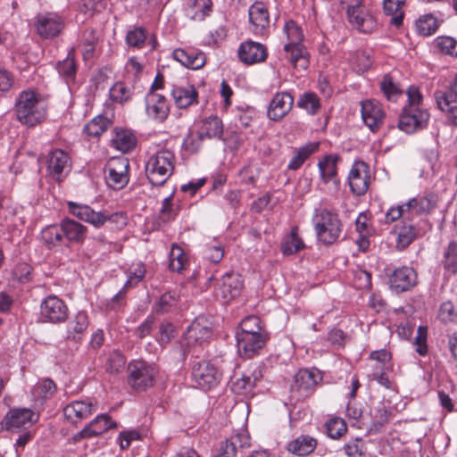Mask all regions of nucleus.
<instances>
[{
  "instance_id": "obj_1",
  "label": "nucleus",
  "mask_w": 457,
  "mask_h": 457,
  "mask_svg": "<svg viewBox=\"0 0 457 457\" xmlns=\"http://www.w3.org/2000/svg\"><path fill=\"white\" fill-rule=\"evenodd\" d=\"M14 111L17 120L27 127H34L46 118L47 104L34 90L22 91L16 99Z\"/></svg>"
},
{
  "instance_id": "obj_2",
  "label": "nucleus",
  "mask_w": 457,
  "mask_h": 457,
  "mask_svg": "<svg viewBox=\"0 0 457 457\" xmlns=\"http://www.w3.org/2000/svg\"><path fill=\"white\" fill-rule=\"evenodd\" d=\"M312 223L318 243L331 245L337 243L343 232V222L337 212L328 208L315 209Z\"/></svg>"
},
{
  "instance_id": "obj_3",
  "label": "nucleus",
  "mask_w": 457,
  "mask_h": 457,
  "mask_svg": "<svg viewBox=\"0 0 457 457\" xmlns=\"http://www.w3.org/2000/svg\"><path fill=\"white\" fill-rule=\"evenodd\" d=\"M175 155L168 149L158 150L149 155L145 162V174L154 186H162L172 175Z\"/></svg>"
},
{
  "instance_id": "obj_4",
  "label": "nucleus",
  "mask_w": 457,
  "mask_h": 457,
  "mask_svg": "<svg viewBox=\"0 0 457 457\" xmlns=\"http://www.w3.org/2000/svg\"><path fill=\"white\" fill-rule=\"evenodd\" d=\"M128 382L137 391H144L154 386L156 370L144 361H134L129 364Z\"/></svg>"
},
{
  "instance_id": "obj_5",
  "label": "nucleus",
  "mask_w": 457,
  "mask_h": 457,
  "mask_svg": "<svg viewBox=\"0 0 457 457\" xmlns=\"http://www.w3.org/2000/svg\"><path fill=\"white\" fill-rule=\"evenodd\" d=\"M337 154H328L319 161L320 178L323 184L328 185V193L336 196L340 191V179L337 176Z\"/></svg>"
},
{
  "instance_id": "obj_6",
  "label": "nucleus",
  "mask_w": 457,
  "mask_h": 457,
  "mask_svg": "<svg viewBox=\"0 0 457 457\" xmlns=\"http://www.w3.org/2000/svg\"><path fill=\"white\" fill-rule=\"evenodd\" d=\"M431 228L427 220H420L419 223H413L411 220H402L395 228L397 230L396 247L403 250L410 245L417 237H421Z\"/></svg>"
},
{
  "instance_id": "obj_7",
  "label": "nucleus",
  "mask_w": 457,
  "mask_h": 457,
  "mask_svg": "<svg viewBox=\"0 0 457 457\" xmlns=\"http://www.w3.org/2000/svg\"><path fill=\"white\" fill-rule=\"evenodd\" d=\"M71 169L69 154L61 149L51 151L46 158V174L56 182L62 181Z\"/></svg>"
},
{
  "instance_id": "obj_8",
  "label": "nucleus",
  "mask_w": 457,
  "mask_h": 457,
  "mask_svg": "<svg viewBox=\"0 0 457 457\" xmlns=\"http://www.w3.org/2000/svg\"><path fill=\"white\" fill-rule=\"evenodd\" d=\"M129 160L125 157L110 160L107 163L105 175L107 185L115 190L123 188L129 180Z\"/></svg>"
},
{
  "instance_id": "obj_9",
  "label": "nucleus",
  "mask_w": 457,
  "mask_h": 457,
  "mask_svg": "<svg viewBox=\"0 0 457 457\" xmlns=\"http://www.w3.org/2000/svg\"><path fill=\"white\" fill-rule=\"evenodd\" d=\"M192 377L198 387L207 390L219 383L221 374L209 361L202 360L193 363Z\"/></svg>"
},
{
  "instance_id": "obj_10",
  "label": "nucleus",
  "mask_w": 457,
  "mask_h": 457,
  "mask_svg": "<svg viewBox=\"0 0 457 457\" xmlns=\"http://www.w3.org/2000/svg\"><path fill=\"white\" fill-rule=\"evenodd\" d=\"M40 315L45 322L61 323L68 317V307L63 300L50 295L41 302Z\"/></svg>"
},
{
  "instance_id": "obj_11",
  "label": "nucleus",
  "mask_w": 457,
  "mask_h": 457,
  "mask_svg": "<svg viewBox=\"0 0 457 457\" xmlns=\"http://www.w3.org/2000/svg\"><path fill=\"white\" fill-rule=\"evenodd\" d=\"M242 287L243 282L238 274L227 272L219 280L214 295L223 303H228L239 295Z\"/></svg>"
},
{
  "instance_id": "obj_12",
  "label": "nucleus",
  "mask_w": 457,
  "mask_h": 457,
  "mask_svg": "<svg viewBox=\"0 0 457 457\" xmlns=\"http://www.w3.org/2000/svg\"><path fill=\"white\" fill-rule=\"evenodd\" d=\"M212 323L204 317L199 316L191 323L185 333L186 345L188 347L202 345L212 337Z\"/></svg>"
},
{
  "instance_id": "obj_13",
  "label": "nucleus",
  "mask_w": 457,
  "mask_h": 457,
  "mask_svg": "<svg viewBox=\"0 0 457 457\" xmlns=\"http://www.w3.org/2000/svg\"><path fill=\"white\" fill-rule=\"evenodd\" d=\"M370 167L362 161L355 162L348 174V184L355 195H364L370 187Z\"/></svg>"
},
{
  "instance_id": "obj_14",
  "label": "nucleus",
  "mask_w": 457,
  "mask_h": 457,
  "mask_svg": "<svg viewBox=\"0 0 457 457\" xmlns=\"http://www.w3.org/2000/svg\"><path fill=\"white\" fill-rule=\"evenodd\" d=\"M145 113L156 122H163L170 113V104L167 98L154 91H149L145 97Z\"/></svg>"
},
{
  "instance_id": "obj_15",
  "label": "nucleus",
  "mask_w": 457,
  "mask_h": 457,
  "mask_svg": "<svg viewBox=\"0 0 457 457\" xmlns=\"http://www.w3.org/2000/svg\"><path fill=\"white\" fill-rule=\"evenodd\" d=\"M35 26L41 37L53 38L63 29L64 19L56 12L38 14Z\"/></svg>"
},
{
  "instance_id": "obj_16",
  "label": "nucleus",
  "mask_w": 457,
  "mask_h": 457,
  "mask_svg": "<svg viewBox=\"0 0 457 457\" xmlns=\"http://www.w3.org/2000/svg\"><path fill=\"white\" fill-rule=\"evenodd\" d=\"M429 119L427 110L421 108H403L399 118L398 127L406 133H412L426 126Z\"/></svg>"
},
{
  "instance_id": "obj_17",
  "label": "nucleus",
  "mask_w": 457,
  "mask_h": 457,
  "mask_svg": "<svg viewBox=\"0 0 457 457\" xmlns=\"http://www.w3.org/2000/svg\"><path fill=\"white\" fill-rule=\"evenodd\" d=\"M238 354L244 358H252L263 348L268 333H257L253 335H236Z\"/></svg>"
},
{
  "instance_id": "obj_18",
  "label": "nucleus",
  "mask_w": 457,
  "mask_h": 457,
  "mask_svg": "<svg viewBox=\"0 0 457 457\" xmlns=\"http://www.w3.org/2000/svg\"><path fill=\"white\" fill-rule=\"evenodd\" d=\"M417 284V273L409 266L395 269L389 275L390 288L396 293L410 290Z\"/></svg>"
},
{
  "instance_id": "obj_19",
  "label": "nucleus",
  "mask_w": 457,
  "mask_h": 457,
  "mask_svg": "<svg viewBox=\"0 0 457 457\" xmlns=\"http://www.w3.org/2000/svg\"><path fill=\"white\" fill-rule=\"evenodd\" d=\"M68 209L71 214L96 228H102L106 223L105 211L96 212L89 205L74 202L68 203Z\"/></svg>"
},
{
  "instance_id": "obj_20",
  "label": "nucleus",
  "mask_w": 457,
  "mask_h": 457,
  "mask_svg": "<svg viewBox=\"0 0 457 457\" xmlns=\"http://www.w3.org/2000/svg\"><path fill=\"white\" fill-rule=\"evenodd\" d=\"M294 96L287 91L277 93L271 99L267 115L270 120L278 121L283 119L294 106Z\"/></svg>"
},
{
  "instance_id": "obj_21",
  "label": "nucleus",
  "mask_w": 457,
  "mask_h": 457,
  "mask_svg": "<svg viewBox=\"0 0 457 457\" xmlns=\"http://www.w3.org/2000/svg\"><path fill=\"white\" fill-rule=\"evenodd\" d=\"M96 411V405L88 400H76L66 404L63 409V416L67 421L72 424L87 419Z\"/></svg>"
},
{
  "instance_id": "obj_22",
  "label": "nucleus",
  "mask_w": 457,
  "mask_h": 457,
  "mask_svg": "<svg viewBox=\"0 0 457 457\" xmlns=\"http://www.w3.org/2000/svg\"><path fill=\"white\" fill-rule=\"evenodd\" d=\"M361 118L371 131H377L384 123L386 113L379 102L366 100L361 102Z\"/></svg>"
},
{
  "instance_id": "obj_23",
  "label": "nucleus",
  "mask_w": 457,
  "mask_h": 457,
  "mask_svg": "<svg viewBox=\"0 0 457 457\" xmlns=\"http://www.w3.org/2000/svg\"><path fill=\"white\" fill-rule=\"evenodd\" d=\"M250 29L255 35H264L270 27L268 8L262 2L253 4L248 10Z\"/></svg>"
},
{
  "instance_id": "obj_24",
  "label": "nucleus",
  "mask_w": 457,
  "mask_h": 457,
  "mask_svg": "<svg viewBox=\"0 0 457 457\" xmlns=\"http://www.w3.org/2000/svg\"><path fill=\"white\" fill-rule=\"evenodd\" d=\"M37 419V415L30 409H13L7 412L2 424L6 430L15 431L30 426Z\"/></svg>"
},
{
  "instance_id": "obj_25",
  "label": "nucleus",
  "mask_w": 457,
  "mask_h": 457,
  "mask_svg": "<svg viewBox=\"0 0 457 457\" xmlns=\"http://www.w3.org/2000/svg\"><path fill=\"white\" fill-rule=\"evenodd\" d=\"M237 54L239 60L248 65L262 62L267 58L266 47L252 40L241 43Z\"/></svg>"
},
{
  "instance_id": "obj_26",
  "label": "nucleus",
  "mask_w": 457,
  "mask_h": 457,
  "mask_svg": "<svg viewBox=\"0 0 457 457\" xmlns=\"http://www.w3.org/2000/svg\"><path fill=\"white\" fill-rule=\"evenodd\" d=\"M321 379L317 370H300L295 376L294 388L300 392V398L306 397Z\"/></svg>"
},
{
  "instance_id": "obj_27",
  "label": "nucleus",
  "mask_w": 457,
  "mask_h": 457,
  "mask_svg": "<svg viewBox=\"0 0 457 457\" xmlns=\"http://www.w3.org/2000/svg\"><path fill=\"white\" fill-rule=\"evenodd\" d=\"M438 198L434 193H426L422 195H418L409 199L406 203L407 211L410 215L415 214H429L433 212L437 205Z\"/></svg>"
},
{
  "instance_id": "obj_28",
  "label": "nucleus",
  "mask_w": 457,
  "mask_h": 457,
  "mask_svg": "<svg viewBox=\"0 0 457 457\" xmlns=\"http://www.w3.org/2000/svg\"><path fill=\"white\" fill-rule=\"evenodd\" d=\"M174 60L180 62L183 66L197 70L205 63V55L203 52L195 48H178L172 53Z\"/></svg>"
},
{
  "instance_id": "obj_29",
  "label": "nucleus",
  "mask_w": 457,
  "mask_h": 457,
  "mask_svg": "<svg viewBox=\"0 0 457 457\" xmlns=\"http://www.w3.org/2000/svg\"><path fill=\"white\" fill-rule=\"evenodd\" d=\"M347 16L349 22L361 32L368 33L375 26L373 17L365 10L363 4L347 6Z\"/></svg>"
},
{
  "instance_id": "obj_30",
  "label": "nucleus",
  "mask_w": 457,
  "mask_h": 457,
  "mask_svg": "<svg viewBox=\"0 0 457 457\" xmlns=\"http://www.w3.org/2000/svg\"><path fill=\"white\" fill-rule=\"evenodd\" d=\"M63 237L71 244H82L87 235V228L80 222L65 218L61 221Z\"/></svg>"
},
{
  "instance_id": "obj_31",
  "label": "nucleus",
  "mask_w": 457,
  "mask_h": 457,
  "mask_svg": "<svg viewBox=\"0 0 457 457\" xmlns=\"http://www.w3.org/2000/svg\"><path fill=\"white\" fill-rule=\"evenodd\" d=\"M171 96L179 108H187L197 103L198 93L193 85L176 86L171 91Z\"/></svg>"
},
{
  "instance_id": "obj_32",
  "label": "nucleus",
  "mask_w": 457,
  "mask_h": 457,
  "mask_svg": "<svg viewBox=\"0 0 457 457\" xmlns=\"http://www.w3.org/2000/svg\"><path fill=\"white\" fill-rule=\"evenodd\" d=\"M213 11L212 0H190L186 7V15L195 21H203L209 17Z\"/></svg>"
},
{
  "instance_id": "obj_33",
  "label": "nucleus",
  "mask_w": 457,
  "mask_h": 457,
  "mask_svg": "<svg viewBox=\"0 0 457 457\" xmlns=\"http://www.w3.org/2000/svg\"><path fill=\"white\" fill-rule=\"evenodd\" d=\"M137 144L134 134L125 129L116 128L112 131L111 145L121 153H129Z\"/></svg>"
},
{
  "instance_id": "obj_34",
  "label": "nucleus",
  "mask_w": 457,
  "mask_h": 457,
  "mask_svg": "<svg viewBox=\"0 0 457 457\" xmlns=\"http://www.w3.org/2000/svg\"><path fill=\"white\" fill-rule=\"evenodd\" d=\"M286 58L296 69L305 70L309 65V54L303 44L284 46Z\"/></svg>"
},
{
  "instance_id": "obj_35",
  "label": "nucleus",
  "mask_w": 457,
  "mask_h": 457,
  "mask_svg": "<svg viewBox=\"0 0 457 457\" xmlns=\"http://www.w3.org/2000/svg\"><path fill=\"white\" fill-rule=\"evenodd\" d=\"M222 135L223 123L220 118L217 115H211L203 120L199 131V137L201 139L204 137L221 139Z\"/></svg>"
},
{
  "instance_id": "obj_36",
  "label": "nucleus",
  "mask_w": 457,
  "mask_h": 457,
  "mask_svg": "<svg viewBox=\"0 0 457 457\" xmlns=\"http://www.w3.org/2000/svg\"><path fill=\"white\" fill-rule=\"evenodd\" d=\"M317 446V440L308 435H303L292 440L287 445L289 453L298 455L305 456L312 453Z\"/></svg>"
},
{
  "instance_id": "obj_37",
  "label": "nucleus",
  "mask_w": 457,
  "mask_h": 457,
  "mask_svg": "<svg viewBox=\"0 0 457 457\" xmlns=\"http://www.w3.org/2000/svg\"><path fill=\"white\" fill-rule=\"evenodd\" d=\"M145 275V268L142 262L132 264L128 270V279L124 284L123 288L112 297V301H119L120 299L123 298L125 291L128 288L137 285L143 279Z\"/></svg>"
},
{
  "instance_id": "obj_38",
  "label": "nucleus",
  "mask_w": 457,
  "mask_h": 457,
  "mask_svg": "<svg viewBox=\"0 0 457 457\" xmlns=\"http://www.w3.org/2000/svg\"><path fill=\"white\" fill-rule=\"evenodd\" d=\"M88 327V317L85 312H79L68 325V338L79 341Z\"/></svg>"
},
{
  "instance_id": "obj_39",
  "label": "nucleus",
  "mask_w": 457,
  "mask_h": 457,
  "mask_svg": "<svg viewBox=\"0 0 457 457\" xmlns=\"http://www.w3.org/2000/svg\"><path fill=\"white\" fill-rule=\"evenodd\" d=\"M73 49H71L68 53L67 57L59 62L56 65L59 75L65 80L69 85L71 82H74L77 73V64L74 59Z\"/></svg>"
},
{
  "instance_id": "obj_40",
  "label": "nucleus",
  "mask_w": 457,
  "mask_h": 457,
  "mask_svg": "<svg viewBox=\"0 0 457 457\" xmlns=\"http://www.w3.org/2000/svg\"><path fill=\"white\" fill-rule=\"evenodd\" d=\"M116 427V423L111 420L107 414L97 415L93 420H91L86 428L91 438L98 436L108 429Z\"/></svg>"
},
{
  "instance_id": "obj_41",
  "label": "nucleus",
  "mask_w": 457,
  "mask_h": 457,
  "mask_svg": "<svg viewBox=\"0 0 457 457\" xmlns=\"http://www.w3.org/2000/svg\"><path fill=\"white\" fill-rule=\"evenodd\" d=\"M318 148L319 143H309L297 148L295 155L287 164V169L291 170H298Z\"/></svg>"
},
{
  "instance_id": "obj_42",
  "label": "nucleus",
  "mask_w": 457,
  "mask_h": 457,
  "mask_svg": "<svg viewBox=\"0 0 457 457\" xmlns=\"http://www.w3.org/2000/svg\"><path fill=\"white\" fill-rule=\"evenodd\" d=\"M404 3L405 0H384L383 2L385 14L391 17L390 22L396 27L403 23Z\"/></svg>"
},
{
  "instance_id": "obj_43",
  "label": "nucleus",
  "mask_w": 457,
  "mask_h": 457,
  "mask_svg": "<svg viewBox=\"0 0 457 457\" xmlns=\"http://www.w3.org/2000/svg\"><path fill=\"white\" fill-rule=\"evenodd\" d=\"M56 391V386L52 379L45 378L39 380L31 390L33 399L42 403L52 397Z\"/></svg>"
},
{
  "instance_id": "obj_44",
  "label": "nucleus",
  "mask_w": 457,
  "mask_h": 457,
  "mask_svg": "<svg viewBox=\"0 0 457 457\" xmlns=\"http://www.w3.org/2000/svg\"><path fill=\"white\" fill-rule=\"evenodd\" d=\"M297 107L304 110L309 115H316L320 108V99L313 92H304L299 96L296 103Z\"/></svg>"
},
{
  "instance_id": "obj_45",
  "label": "nucleus",
  "mask_w": 457,
  "mask_h": 457,
  "mask_svg": "<svg viewBox=\"0 0 457 457\" xmlns=\"http://www.w3.org/2000/svg\"><path fill=\"white\" fill-rule=\"evenodd\" d=\"M188 265V258L178 245H172L169 254V267L172 271L181 272Z\"/></svg>"
},
{
  "instance_id": "obj_46",
  "label": "nucleus",
  "mask_w": 457,
  "mask_h": 457,
  "mask_svg": "<svg viewBox=\"0 0 457 457\" xmlns=\"http://www.w3.org/2000/svg\"><path fill=\"white\" fill-rule=\"evenodd\" d=\"M305 247V245L302 238L298 236V228L294 227L291 229V232L289 235H287L281 245L282 253L285 255H290L296 253L300 250L303 249Z\"/></svg>"
},
{
  "instance_id": "obj_47",
  "label": "nucleus",
  "mask_w": 457,
  "mask_h": 457,
  "mask_svg": "<svg viewBox=\"0 0 457 457\" xmlns=\"http://www.w3.org/2000/svg\"><path fill=\"white\" fill-rule=\"evenodd\" d=\"M266 332L261 319L258 316L250 315L242 320L236 335H253Z\"/></svg>"
},
{
  "instance_id": "obj_48",
  "label": "nucleus",
  "mask_w": 457,
  "mask_h": 457,
  "mask_svg": "<svg viewBox=\"0 0 457 457\" xmlns=\"http://www.w3.org/2000/svg\"><path fill=\"white\" fill-rule=\"evenodd\" d=\"M109 96L113 103L124 104L131 100L133 90L130 87L119 81L110 88Z\"/></svg>"
},
{
  "instance_id": "obj_49",
  "label": "nucleus",
  "mask_w": 457,
  "mask_h": 457,
  "mask_svg": "<svg viewBox=\"0 0 457 457\" xmlns=\"http://www.w3.org/2000/svg\"><path fill=\"white\" fill-rule=\"evenodd\" d=\"M41 237L48 248L58 245L63 238L61 224L59 226L50 225L46 227L41 232Z\"/></svg>"
},
{
  "instance_id": "obj_50",
  "label": "nucleus",
  "mask_w": 457,
  "mask_h": 457,
  "mask_svg": "<svg viewBox=\"0 0 457 457\" xmlns=\"http://www.w3.org/2000/svg\"><path fill=\"white\" fill-rule=\"evenodd\" d=\"M110 124L111 121L108 118L99 115L84 127V132L89 137H98L107 130Z\"/></svg>"
},
{
  "instance_id": "obj_51",
  "label": "nucleus",
  "mask_w": 457,
  "mask_h": 457,
  "mask_svg": "<svg viewBox=\"0 0 457 457\" xmlns=\"http://www.w3.org/2000/svg\"><path fill=\"white\" fill-rule=\"evenodd\" d=\"M284 33L287 36L288 42L285 46H295L296 44H303L304 35L302 27L295 21H287L283 28Z\"/></svg>"
},
{
  "instance_id": "obj_52",
  "label": "nucleus",
  "mask_w": 457,
  "mask_h": 457,
  "mask_svg": "<svg viewBox=\"0 0 457 457\" xmlns=\"http://www.w3.org/2000/svg\"><path fill=\"white\" fill-rule=\"evenodd\" d=\"M415 25L418 33L427 37L434 34L437 30L439 22L432 14H425L416 21Z\"/></svg>"
},
{
  "instance_id": "obj_53",
  "label": "nucleus",
  "mask_w": 457,
  "mask_h": 457,
  "mask_svg": "<svg viewBox=\"0 0 457 457\" xmlns=\"http://www.w3.org/2000/svg\"><path fill=\"white\" fill-rule=\"evenodd\" d=\"M442 264L450 273H457V242L451 241L444 251Z\"/></svg>"
},
{
  "instance_id": "obj_54",
  "label": "nucleus",
  "mask_w": 457,
  "mask_h": 457,
  "mask_svg": "<svg viewBox=\"0 0 457 457\" xmlns=\"http://www.w3.org/2000/svg\"><path fill=\"white\" fill-rule=\"evenodd\" d=\"M147 39V31L143 27H134L128 30L126 34V44L134 48L141 49L144 47Z\"/></svg>"
},
{
  "instance_id": "obj_55",
  "label": "nucleus",
  "mask_w": 457,
  "mask_h": 457,
  "mask_svg": "<svg viewBox=\"0 0 457 457\" xmlns=\"http://www.w3.org/2000/svg\"><path fill=\"white\" fill-rule=\"evenodd\" d=\"M411 217L409 211H407L405 204L391 206L385 214V222L391 224L397 221L401 218L403 220H409Z\"/></svg>"
},
{
  "instance_id": "obj_56",
  "label": "nucleus",
  "mask_w": 457,
  "mask_h": 457,
  "mask_svg": "<svg viewBox=\"0 0 457 457\" xmlns=\"http://www.w3.org/2000/svg\"><path fill=\"white\" fill-rule=\"evenodd\" d=\"M254 386V380L248 375H244L232 382L231 390L239 395H246L251 393Z\"/></svg>"
},
{
  "instance_id": "obj_57",
  "label": "nucleus",
  "mask_w": 457,
  "mask_h": 457,
  "mask_svg": "<svg viewBox=\"0 0 457 457\" xmlns=\"http://www.w3.org/2000/svg\"><path fill=\"white\" fill-rule=\"evenodd\" d=\"M178 303V295L176 292H167L162 295L156 305L158 313H166L170 312Z\"/></svg>"
},
{
  "instance_id": "obj_58",
  "label": "nucleus",
  "mask_w": 457,
  "mask_h": 457,
  "mask_svg": "<svg viewBox=\"0 0 457 457\" xmlns=\"http://www.w3.org/2000/svg\"><path fill=\"white\" fill-rule=\"evenodd\" d=\"M438 108L446 113L447 120L451 124L457 126V101L436 99Z\"/></svg>"
},
{
  "instance_id": "obj_59",
  "label": "nucleus",
  "mask_w": 457,
  "mask_h": 457,
  "mask_svg": "<svg viewBox=\"0 0 457 457\" xmlns=\"http://www.w3.org/2000/svg\"><path fill=\"white\" fill-rule=\"evenodd\" d=\"M326 428L328 436L333 439L341 437L346 432V424L340 418L330 419L327 422Z\"/></svg>"
},
{
  "instance_id": "obj_60",
  "label": "nucleus",
  "mask_w": 457,
  "mask_h": 457,
  "mask_svg": "<svg viewBox=\"0 0 457 457\" xmlns=\"http://www.w3.org/2000/svg\"><path fill=\"white\" fill-rule=\"evenodd\" d=\"M380 88L389 101H396L402 96V91L393 82L389 76H385L380 83Z\"/></svg>"
},
{
  "instance_id": "obj_61",
  "label": "nucleus",
  "mask_w": 457,
  "mask_h": 457,
  "mask_svg": "<svg viewBox=\"0 0 457 457\" xmlns=\"http://www.w3.org/2000/svg\"><path fill=\"white\" fill-rule=\"evenodd\" d=\"M427 339L428 328L426 326H419L413 345H415V351L420 356H425L428 353Z\"/></svg>"
},
{
  "instance_id": "obj_62",
  "label": "nucleus",
  "mask_w": 457,
  "mask_h": 457,
  "mask_svg": "<svg viewBox=\"0 0 457 457\" xmlns=\"http://www.w3.org/2000/svg\"><path fill=\"white\" fill-rule=\"evenodd\" d=\"M105 0H80L79 9L86 14L93 15L96 12H101L106 8Z\"/></svg>"
},
{
  "instance_id": "obj_63",
  "label": "nucleus",
  "mask_w": 457,
  "mask_h": 457,
  "mask_svg": "<svg viewBox=\"0 0 457 457\" xmlns=\"http://www.w3.org/2000/svg\"><path fill=\"white\" fill-rule=\"evenodd\" d=\"M440 51L451 56H457V41L451 37H438L436 39Z\"/></svg>"
},
{
  "instance_id": "obj_64",
  "label": "nucleus",
  "mask_w": 457,
  "mask_h": 457,
  "mask_svg": "<svg viewBox=\"0 0 457 457\" xmlns=\"http://www.w3.org/2000/svg\"><path fill=\"white\" fill-rule=\"evenodd\" d=\"M126 360L119 352H113L110 354L106 362V370L110 373H119L125 366Z\"/></svg>"
}]
</instances>
